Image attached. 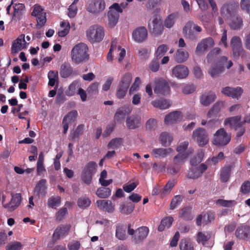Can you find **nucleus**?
Listing matches in <instances>:
<instances>
[{
	"label": "nucleus",
	"instance_id": "f257e3e1",
	"mask_svg": "<svg viewBox=\"0 0 250 250\" xmlns=\"http://www.w3.org/2000/svg\"><path fill=\"white\" fill-rule=\"evenodd\" d=\"M88 48L84 43L76 44L71 51V58L73 62L76 64L83 62L89 59Z\"/></svg>",
	"mask_w": 250,
	"mask_h": 250
},
{
	"label": "nucleus",
	"instance_id": "f03ea898",
	"mask_svg": "<svg viewBox=\"0 0 250 250\" xmlns=\"http://www.w3.org/2000/svg\"><path fill=\"white\" fill-rule=\"evenodd\" d=\"M88 40L91 43L99 42L104 37V29L102 26L95 24L89 27L86 32Z\"/></svg>",
	"mask_w": 250,
	"mask_h": 250
},
{
	"label": "nucleus",
	"instance_id": "7ed1b4c3",
	"mask_svg": "<svg viewBox=\"0 0 250 250\" xmlns=\"http://www.w3.org/2000/svg\"><path fill=\"white\" fill-rule=\"evenodd\" d=\"M148 28L152 36L158 37L161 35L164 30L162 18L158 15H154L148 22Z\"/></svg>",
	"mask_w": 250,
	"mask_h": 250
},
{
	"label": "nucleus",
	"instance_id": "20e7f679",
	"mask_svg": "<svg viewBox=\"0 0 250 250\" xmlns=\"http://www.w3.org/2000/svg\"><path fill=\"white\" fill-rule=\"evenodd\" d=\"M131 224H129L127 226V233L132 236V240L136 244L142 242L149 233V229L146 227H140L135 230L131 228Z\"/></svg>",
	"mask_w": 250,
	"mask_h": 250
},
{
	"label": "nucleus",
	"instance_id": "39448f33",
	"mask_svg": "<svg viewBox=\"0 0 250 250\" xmlns=\"http://www.w3.org/2000/svg\"><path fill=\"white\" fill-rule=\"evenodd\" d=\"M97 165L94 161H90L83 167L81 179L85 184L89 185L92 182L93 175L96 172Z\"/></svg>",
	"mask_w": 250,
	"mask_h": 250
},
{
	"label": "nucleus",
	"instance_id": "423d86ee",
	"mask_svg": "<svg viewBox=\"0 0 250 250\" xmlns=\"http://www.w3.org/2000/svg\"><path fill=\"white\" fill-rule=\"evenodd\" d=\"M230 140L231 134L228 133L224 128H221L214 134L212 143L217 146H224L228 145Z\"/></svg>",
	"mask_w": 250,
	"mask_h": 250
},
{
	"label": "nucleus",
	"instance_id": "0eeeda50",
	"mask_svg": "<svg viewBox=\"0 0 250 250\" xmlns=\"http://www.w3.org/2000/svg\"><path fill=\"white\" fill-rule=\"evenodd\" d=\"M154 93L159 95L168 94L170 88L168 83L162 78L156 79L154 81Z\"/></svg>",
	"mask_w": 250,
	"mask_h": 250
},
{
	"label": "nucleus",
	"instance_id": "6e6552de",
	"mask_svg": "<svg viewBox=\"0 0 250 250\" xmlns=\"http://www.w3.org/2000/svg\"><path fill=\"white\" fill-rule=\"evenodd\" d=\"M192 138L200 146H205L209 141L208 134L204 128L201 127H199L193 131Z\"/></svg>",
	"mask_w": 250,
	"mask_h": 250
},
{
	"label": "nucleus",
	"instance_id": "1a4fd4ad",
	"mask_svg": "<svg viewBox=\"0 0 250 250\" xmlns=\"http://www.w3.org/2000/svg\"><path fill=\"white\" fill-rule=\"evenodd\" d=\"M214 40L211 37H208L202 39L198 43L196 47V54L198 56L203 55L206 51L211 48L214 45Z\"/></svg>",
	"mask_w": 250,
	"mask_h": 250
},
{
	"label": "nucleus",
	"instance_id": "9d476101",
	"mask_svg": "<svg viewBox=\"0 0 250 250\" xmlns=\"http://www.w3.org/2000/svg\"><path fill=\"white\" fill-rule=\"evenodd\" d=\"M230 46L235 59L244 55L245 51L242 47L241 39L237 36L233 37L230 41Z\"/></svg>",
	"mask_w": 250,
	"mask_h": 250
},
{
	"label": "nucleus",
	"instance_id": "9b49d317",
	"mask_svg": "<svg viewBox=\"0 0 250 250\" xmlns=\"http://www.w3.org/2000/svg\"><path fill=\"white\" fill-rule=\"evenodd\" d=\"M227 60L226 57L222 56L218 62H215L210 66L208 72L212 78L217 77L224 70V62H227Z\"/></svg>",
	"mask_w": 250,
	"mask_h": 250
},
{
	"label": "nucleus",
	"instance_id": "f8f14e48",
	"mask_svg": "<svg viewBox=\"0 0 250 250\" xmlns=\"http://www.w3.org/2000/svg\"><path fill=\"white\" fill-rule=\"evenodd\" d=\"M31 15L36 17L37 21V27L38 28H41L46 23V13L43 12V9L41 6L36 5L34 6Z\"/></svg>",
	"mask_w": 250,
	"mask_h": 250
},
{
	"label": "nucleus",
	"instance_id": "ddd939ff",
	"mask_svg": "<svg viewBox=\"0 0 250 250\" xmlns=\"http://www.w3.org/2000/svg\"><path fill=\"white\" fill-rule=\"evenodd\" d=\"M105 7L104 0H92L89 3L87 10L93 14H98L103 11Z\"/></svg>",
	"mask_w": 250,
	"mask_h": 250
},
{
	"label": "nucleus",
	"instance_id": "4468645a",
	"mask_svg": "<svg viewBox=\"0 0 250 250\" xmlns=\"http://www.w3.org/2000/svg\"><path fill=\"white\" fill-rule=\"evenodd\" d=\"M27 42L25 40V35H21L17 39L14 40L12 43L11 53L17 54L20 51L26 47Z\"/></svg>",
	"mask_w": 250,
	"mask_h": 250
},
{
	"label": "nucleus",
	"instance_id": "2eb2a0df",
	"mask_svg": "<svg viewBox=\"0 0 250 250\" xmlns=\"http://www.w3.org/2000/svg\"><path fill=\"white\" fill-rule=\"evenodd\" d=\"M147 30L144 26L139 27L132 32L133 39L138 43L145 42L147 38Z\"/></svg>",
	"mask_w": 250,
	"mask_h": 250
},
{
	"label": "nucleus",
	"instance_id": "dca6fc26",
	"mask_svg": "<svg viewBox=\"0 0 250 250\" xmlns=\"http://www.w3.org/2000/svg\"><path fill=\"white\" fill-rule=\"evenodd\" d=\"M239 7V3L235 0H230L225 3L221 9L222 14H228L229 16L233 14L237 11Z\"/></svg>",
	"mask_w": 250,
	"mask_h": 250
},
{
	"label": "nucleus",
	"instance_id": "f3484780",
	"mask_svg": "<svg viewBox=\"0 0 250 250\" xmlns=\"http://www.w3.org/2000/svg\"><path fill=\"white\" fill-rule=\"evenodd\" d=\"M235 236L239 239L250 240V227L247 225L238 227L235 231Z\"/></svg>",
	"mask_w": 250,
	"mask_h": 250
},
{
	"label": "nucleus",
	"instance_id": "a211bd4d",
	"mask_svg": "<svg viewBox=\"0 0 250 250\" xmlns=\"http://www.w3.org/2000/svg\"><path fill=\"white\" fill-rule=\"evenodd\" d=\"M71 227L70 224L60 225L55 229L53 234V238L58 240L61 237L65 236L69 232Z\"/></svg>",
	"mask_w": 250,
	"mask_h": 250
},
{
	"label": "nucleus",
	"instance_id": "6ab92c4d",
	"mask_svg": "<svg viewBox=\"0 0 250 250\" xmlns=\"http://www.w3.org/2000/svg\"><path fill=\"white\" fill-rule=\"evenodd\" d=\"M221 92L228 97L232 98L238 99L243 93L242 88L238 87L233 88L229 86H227L222 88Z\"/></svg>",
	"mask_w": 250,
	"mask_h": 250
},
{
	"label": "nucleus",
	"instance_id": "aec40b11",
	"mask_svg": "<svg viewBox=\"0 0 250 250\" xmlns=\"http://www.w3.org/2000/svg\"><path fill=\"white\" fill-rule=\"evenodd\" d=\"M21 200V196L20 193H16L12 196L11 201L9 203L3 204L4 208L8 209L10 211L14 210L20 205Z\"/></svg>",
	"mask_w": 250,
	"mask_h": 250
},
{
	"label": "nucleus",
	"instance_id": "412c9836",
	"mask_svg": "<svg viewBox=\"0 0 250 250\" xmlns=\"http://www.w3.org/2000/svg\"><path fill=\"white\" fill-rule=\"evenodd\" d=\"M172 72L173 75L178 79H185L188 77L189 73L188 67L182 64L174 67Z\"/></svg>",
	"mask_w": 250,
	"mask_h": 250
},
{
	"label": "nucleus",
	"instance_id": "4be33fe9",
	"mask_svg": "<svg viewBox=\"0 0 250 250\" xmlns=\"http://www.w3.org/2000/svg\"><path fill=\"white\" fill-rule=\"evenodd\" d=\"M183 115L181 112L175 111L168 114L165 116V122L167 125H172L182 120Z\"/></svg>",
	"mask_w": 250,
	"mask_h": 250
},
{
	"label": "nucleus",
	"instance_id": "5701e85b",
	"mask_svg": "<svg viewBox=\"0 0 250 250\" xmlns=\"http://www.w3.org/2000/svg\"><path fill=\"white\" fill-rule=\"evenodd\" d=\"M96 204L98 208L108 213H112L115 210L114 205L111 200H97Z\"/></svg>",
	"mask_w": 250,
	"mask_h": 250
},
{
	"label": "nucleus",
	"instance_id": "b1692460",
	"mask_svg": "<svg viewBox=\"0 0 250 250\" xmlns=\"http://www.w3.org/2000/svg\"><path fill=\"white\" fill-rule=\"evenodd\" d=\"M132 111V108L128 105H125L119 108L114 115L115 119L118 121L123 120L126 115H129Z\"/></svg>",
	"mask_w": 250,
	"mask_h": 250
},
{
	"label": "nucleus",
	"instance_id": "393cba45",
	"mask_svg": "<svg viewBox=\"0 0 250 250\" xmlns=\"http://www.w3.org/2000/svg\"><path fill=\"white\" fill-rule=\"evenodd\" d=\"M241 120L240 115L229 117L225 120V124L229 125L231 128L237 130L239 127H241L243 125V122H241Z\"/></svg>",
	"mask_w": 250,
	"mask_h": 250
},
{
	"label": "nucleus",
	"instance_id": "a878e982",
	"mask_svg": "<svg viewBox=\"0 0 250 250\" xmlns=\"http://www.w3.org/2000/svg\"><path fill=\"white\" fill-rule=\"evenodd\" d=\"M141 118L137 115H132L126 120V125L129 129H134L139 127L141 125Z\"/></svg>",
	"mask_w": 250,
	"mask_h": 250
},
{
	"label": "nucleus",
	"instance_id": "bb28decb",
	"mask_svg": "<svg viewBox=\"0 0 250 250\" xmlns=\"http://www.w3.org/2000/svg\"><path fill=\"white\" fill-rule=\"evenodd\" d=\"M216 98L215 94L211 91L206 92L201 96L200 102L204 106H208L214 101Z\"/></svg>",
	"mask_w": 250,
	"mask_h": 250
},
{
	"label": "nucleus",
	"instance_id": "cd10ccee",
	"mask_svg": "<svg viewBox=\"0 0 250 250\" xmlns=\"http://www.w3.org/2000/svg\"><path fill=\"white\" fill-rule=\"evenodd\" d=\"M47 181L46 179H42L40 180L36 184L35 188V192L37 193L38 196H45L47 191Z\"/></svg>",
	"mask_w": 250,
	"mask_h": 250
},
{
	"label": "nucleus",
	"instance_id": "c85d7f7f",
	"mask_svg": "<svg viewBox=\"0 0 250 250\" xmlns=\"http://www.w3.org/2000/svg\"><path fill=\"white\" fill-rule=\"evenodd\" d=\"M221 52L220 48L216 47L212 49L207 56V60L208 63L211 62H218L220 61L218 55Z\"/></svg>",
	"mask_w": 250,
	"mask_h": 250
},
{
	"label": "nucleus",
	"instance_id": "c756f323",
	"mask_svg": "<svg viewBox=\"0 0 250 250\" xmlns=\"http://www.w3.org/2000/svg\"><path fill=\"white\" fill-rule=\"evenodd\" d=\"M188 56V52L183 48H181L177 50L174 56V59L178 63H182L186 61Z\"/></svg>",
	"mask_w": 250,
	"mask_h": 250
},
{
	"label": "nucleus",
	"instance_id": "7c9ffc66",
	"mask_svg": "<svg viewBox=\"0 0 250 250\" xmlns=\"http://www.w3.org/2000/svg\"><path fill=\"white\" fill-rule=\"evenodd\" d=\"M192 25H193V22L192 21H188L183 28V32L187 38H189L190 40H194L196 39V37L193 31L191 30Z\"/></svg>",
	"mask_w": 250,
	"mask_h": 250
},
{
	"label": "nucleus",
	"instance_id": "2f4dec72",
	"mask_svg": "<svg viewBox=\"0 0 250 250\" xmlns=\"http://www.w3.org/2000/svg\"><path fill=\"white\" fill-rule=\"evenodd\" d=\"M73 69L69 63L64 62L61 65L60 71L61 77L67 78L71 75Z\"/></svg>",
	"mask_w": 250,
	"mask_h": 250
},
{
	"label": "nucleus",
	"instance_id": "473e14b6",
	"mask_svg": "<svg viewBox=\"0 0 250 250\" xmlns=\"http://www.w3.org/2000/svg\"><path fill=\"white\" fill-rule=\"evenodd\" d=\"M174 219L171 216L165 217L161 221V223L158 227V230L163 231L166 229H168L171 227Z\"/></svg>",
	"mask_w": 250,
	"mask_h": 250
},
{
	"label": "nucleus",
	"instance_id": "72a5a7b5",
	"mask_svg": "<svg viewBox=\"0 0 250 250\" xmlns=\"http://www.w3.org/2000/svg\"><path fill=\"white\" fill-rule=\"evenodd\" d=\"M107 16L109 26L110 27H114L118 21L119 14L117 13V12H115L113 10H109Z\"/></svg>",
	"mask_w": 250,
	"mask_h": 250
},
{
	"label": "nucleus",
	"instance_id": "f704fd0d",
	"mask_svg": "<svg viewBox=\"0 0 250 250\" xmlns=\"http://www.w3.org/2000/svg\"><path fill=\"white\" fill-rule=\"evenodd\" d=\"M172 151H173V149L171 148H154L152 151V154L156 158L160 157H165L167 155L169 154L171 152H172Z\"/></svg>",
	"mask_w": 250,
	"mask_h": 250
},
{
	"label": "nucleus",
	"instance_id": "c9c22d12",
	"mask_svg": "<svg viewBox=\"0 0 250 250\" xmlns=\"http://www.w3.org/2000/svg\"><path fill=\"white\" fill-rule=\"evenodd\" d=\"M151 104L155 107L159 108L161 109H165L168 108L170 106L171 102L169 100L161 99L152 101Z\"/></svg>",
	"mask_w": 250,
	"mask_h": 250
},
{
	"label": "nucleus",
	"instance_id": "e433bc0d",
	"mask_svg": "<svg viewBox=\"0 0 250 250\" xmlns=\"http://www.w3.org/2000/svg\"><path fill=\"white\" fill-rule=\"evenodd\" d=\"M243 19L240 16H237L231 20L229 26L232 30H237L240 29L243 26Z\"/></svg>",
	"mask_w": 250,
	"mask_h": 250
},
{
	"label": "nucleus",
	"instance_id": "4c0bfd02",
	"mask_svg": "<svg viewBox=\"0 0 250 250\" xmlns=\"http://www.w3.org/2000/svg\"><path fill=\"white\" fill-rule=\"evenodd\" d=\"M180 250H194V245L189 238L182 239L179 243Z\"/></svg>",
	"mask_w": 250,
	"mask_h": 250
},
{
	"label": "nucleus",
	"instance_id": "58836bf2",
	"mask_svg": "<svg viewBox=\"0 0 250 250\" xmlns=\"http://www.w3.org/2000/svg\"><path fill=\"white\" fill-rule=\"evenodd\" d=\"M231 167L230 166L224 167L222 168L220 173V180L222 182H228L230 178Z\"/></svg>",
	"mask_w": 250,
	"mask_h": 250
},
{
	"label": "nucleus",
	"instance_id": "ea45409f",
	"mask_svg": "<svg viewBox=\"0 0 250 250\" xmlns=\"http://www.w3.org/2000/svg\"><path fill=\"white\" fill-rule=\"evenodd\" d=\"M210 238L211 233L207 232V234H206L201 231H199L197 234L196 240L198 243H201L204 246Z\"/></svg>",
	"mask_w": 250,
	"mask_h": 250
},
{
	"label": "nucleus",
	"instance_id": "a19ab883",
	"mask_svg": "<svg viewBox=\"0 0 250 250\" xmlns=\"http://www.w3.org/2000/svg\"><path fill=\"white\" fill-rule=\"evenodd\" d=\"M115 236L117 239L120 240H125L127 238L126 229L123 225H117Z\"/></svg>",
	"mask_w": 250,
	"mask_h": 250
},
{
	"label": "nucleus",
	"instance_id": "79ce46f5",
	"mask_svg": "<svg viewBox=\"0 0 250 250\" xmlns=\"http://www.w3.org/2000/svg\"><path fill=\"white\" fill-rule=\"evenodd\" d=\"M111 193V190L109 188L101 187L97 189L96 194L101 198H106L108 197Z\"/></svg>",
	"mask_w": 250,
	"mask_h": 250
},
{
	"label": "nucleus",
	"instance_id": "37998d69",
	"mask_svg": "<svg viewBox=\"0 0 250 250\" xmlns=\"http://www.w3.org/2000/svg\"><path fill=\"white\" fill-rule=\"evenodd\" d=\"M224 105L223 102H217L212 106V107L208 111V117L216 116V115L220 111L221 108Z\"/></svg>",
	"mask_w": 250,
	"mask_h": 250
},
{
	"label": "nucleus",
	"instance_id": "c03bdc74",
	"mask_svg": "<svg viewBox=\"0 0 250 250\" xmlns=\"http://www.w3.org/2000/svg\"><path fill=\"white\" fill-rule=\"evenodd\" d=\"M61 203V198L59 196H51L47 200V206L48 207L55 208L59 207Z\"/></svg>",
	"mask_w": 250,
	"mask_h": 250
},
{
	"label": "nucleus",
	"instance_id": "a18cd8bd",
	"mask_svg": "<svg viewBox=\"0 0 250 250\" xmlns=\"http://www.w3.org/2000/svg\"><path fill=\"white\" fill-rule=\"evenodd\" d=\"M160 140L163 146H167L170 145L172 137L168 133L164 132L160 134Z\"/></svg>",
	"mask_w": 250,
	"mask_h": 250
},
{
	"label": "nucleus",
	"instance_id": "49530a36",
	"mask_svg": "<svg viewBox=\"0 0 250 250\" xmlns=\"http://www.w3.org/2000/svg\"><path fill=\"white\" fill-rule=\"evenodd\" d=\"M189 150L190 152L188 153L187 152H179L178 154L174 157L173 162L179 165L180 164L183 163L184 160L188 157V155L193 151V149H189Z\"/></svg>",
	"mask_w": 250,
	"mask_h": 250
},
{
	"label": "nucleus",
	"instance_id": "de8ad7c7",
	"mask_svg": "<svg viewBox=\"0 0 250 250\" xmlns=\"http://www.w3.org/2000/svg\"><path fill=\"white\" fill-rule=\"evenodd\" d=\"M135 208L134 205L129 203L127 205L122 204L120 205L119 210L121 213L125 214H129L134 210Z\"/></svg>",
	"mask_w": 250,
	"mask_h": 250
},
{
	"label": "nucleus",
	"instance_id": "09e8293b",
	"mask_svg": "<svg viewBox=\"0 0 250 250\" xmlns=\"http://www.w3.org/2000/svg\"><path fill=\"white\" fill-rule=\"evenodd\" d=\"M191 210V208L189 207L183 208L180 212V216L185 220H191L192 219Z\"/></svg>",
	"mask_w": 250,
	"mask_h": 250
},
{
	"label": "nucleus",
	"instance_id": "8fccbe9b",
	"mask_svg": "<svg viewBox=\"0 0 250 250\" xmlns=\"http://www.w3.org/2000/svg\"><path fill=\"white\" fill-rule=\"evenodd\" d=\"M123 143V139L116 138L112 139L108 144L107 147L109 149H117L119 148Z\"/></svg>",
	"mask_w": 250,
	"mask_h": 250
},
{
	"label": "nucleus",
	"instance_id": "3c124183",
	"mask_svg": "<svg viewBox=\"0 0 250 250\" xmlns=\"http://www.w3.org/2000/svg\"><path fill=\"white\" fill-rule=\"evenodd\" d=\"M61 26L62 28H63V29L59 30L58 34L59 37H64L69 33L70 30V25L69 22L62 21L61 23Z\"/></svg>",
	"mask_w": 250,
	"mask_h": 250
},
{
	"label": "nucleus",
	"instance_id": "603ef678",
	"mask_svg": "<svg viewBox=\"0 0 250 250\" xmlns=\"http://www.w3.org/2000/svg\"><path fill=\"white\" fill-rule=\"evenodd\" d=\"M91 204V200L87 197H81L78 199L77 201L78 206L82 208H86Z\"/></svg>",
	"mask_w": 250,
	"mask_h": 250
},
{
	"label": "nucleus",
	"instance_id": "864d4df0",
	"mask_svg": "<svg viewBox=\"0 0 250 250\" xmlns=\"http://www.w3.org/2000/svg\"><path fill=\"white\" fill-rule=\"evenodd\" d=\"M184 197L180 195H175L172 198L170 204L169 208L170 209H174L179 206L182 202Z\"/></svg>",
	"mask_w": 250,
	"mask_h": 250
},
{
	"label": "nucleus",
	"instance_id": "5fc2aeb1",
	"mask_svg": "<svg viewBox=\"0 0 250 250\" xmlns=\"http://www.w3.org/2000/svg\"><path fill=\"white\" fill-rule=\"evenodd\" d=\"M177 18V14L172 13L169 15L165 21V25L167 28H171L175 22V19Z\"/></svg>",
	"mask_w": 250,
	"mask_h": 250
},
{
	"label": "nucleus",
	"instance_id": "6e6d98bb",
	"mask_svg": "<svg viewBox=\"0 0 250 250\" xmlns=\"http://www.w3.org/2000/svg\"><path fill=\"white\" fill-rule=\"evenodd\" d=\"M44 157L42 152H41L39 154L38 160L37 162V174L40 175L42 173L43 171H45V169L43 167V163Z\"/></svg>",
	"mask_w": 250,
	"mask_h": 250
},
{
	"label": "nucleus",
	"instance_id": "4d7b16f0",
	"mask_svg": "<svg viewBox=\"0 0 250 250\" xmlns=\"http://www.w3.org/2000/svg\"><path fill=\"white\" fill-rule=\"evenodd\" d=\"M128 89V87L119 84L116 91L117 97L119 99H123L126 95Z\"/></svg>",
	"mask_w": 250,
	"mask_h": 250
},
{
	"label": "nucleus",
	"instance_id": "13d9d810",
	"mask_svg": "<svg viewBox=\"0 0 250 250\" xmlns=\"http://www.w3.org/2000/svg\"><path fill=\"white\" fill-rule=\"evenodd\" d=\"M132 78L130 73H126L122 77L119 84L128 88L132 81Z\"/></svg>",
	"mask_w": 250,
	"mask_h": 250
},
{
	"label": "nucleus",
	"instance_id": "bf43d9fd",
	"mask_svg": "<svg viewBox=\"0 0 250 250\" xmlns=\"http://www.w3.org/2000/svg\"><path fill=\"white\" fill-rule=\"evenodd\" d=\"M240 192L243 195H249L250 194V181L246 180L242 184Z\"/></svg>",
	"mask_w": 250,
	"mask_h": 250
},
{
	"label": "nucleus",
	"instance_id": "052dcab7",
	"mask_svg": "<svg viewBox=\"0 0 250 250\" xmlns=\"http://www.w3.org/2000/svg\"><path fill=\"white\" fill-rule=\"evenodd\" d=\"M49 79L48 85L53 86L55 84L56 82L58 80V72L54 71H50L48 74Z\"/></svg>",
	"mask_w": 250,
	"mask_h": 250
},
{
	"label": "nucleus",
	"instance_id": "680f3d73",
	"mask_svg": "<svg viewBox=\"0 0 250 250\" xmlns=\"http://www.w3.org/2000/svg\"><path fill=\"white\" fill-rule=\"evenodd\" d=\"M216 203L224 207H230L235 206L237 202L235 200L218 199L217 200Z\"/></svg>",
	"mask_w": 250,
	"mask_h": 250
},
{
	"label": "nucleus",
	"instance_id": "e2e57ef3",
	"mask_svg": "<svg viewBox=\"0 0 250 250\" xmlns=\"http://www.w3.org/2000/svg\"><path fill=\"white\" fill-rule=\"evenodd\" d=\"M168 50L167 46L166 44H163L159 45L156 51V56L157 58H161L163 56Z\"/></svg>",
	"mask_w": 250,
	"mask_h": 250
},
{
	"label": "nucleus",
	"instance_id": "0e129e2a",
	"mask_svg": "<svg viewBox=\"0 0 250 250\" xmlns=\"http://www.w3.org/2000/svg\"><path fill=\"white\" fill-rule=\"evenodd\" d=\"M78 116L77 111L76 110H73L67 113L63 118L64 120L68 123L74 122Z\"/></svg>",
	"mask_w": 250,
	"mask_h": 250
},
{
	"label": "nucleus",
	"instance_id": "69168bd1",
	"mask_svg": "<svg viewBox=\"0 0 250 250\" xmlns=\"http://www.w3.org/2000/svg\"><path fill=\"white\" fill-rule=\"evenodd\" d=\"M200 176H201V172H199L196 167L190 168L187 174V177L189 179H196Z\"/></svg>",
	"mask_w": 250,
	"mask_h": 250
},
{
	"label": "nucleus",
	"instance_id": "338daca9",
	"mask_svg": "<svg viewBox=\"0 0 250 250\" xmlns=\"http://www.w3.org/2000/svg\"><path fill=\"white\" fill-rule=\"evenodd\" d=\"M180 168L181 167L179 164L173 162V164L167 167V171L168 173L174 175L179 171Z\"/></svg>",
	"mask_w": 250,
	"mask_h": 250
},
{
	"label": "nucleus",
	"instance_id": "774afa93",
	"mask_svg": "<svg viewBox=\"0 0 250 250\" xmlns=\"http://www.w3.org/2000/svg\"><path fill=\"white\" fill-rule=\"evenodd\" d=\"M240 6L243 11L250 14V0H241Z\"/></svg>",
	"mask_w": 250,
	"mask_h": 250
}]
</instances>
